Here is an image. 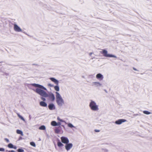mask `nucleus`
<instances>
[{"mask_svg": "<svg viewBox=\"0 0 152 152\" xmlns=\"http://www.w3.org/2000/svg\"><path fill=\"white\" fill-rule=\"evenodd\" d=\"M32 85L36 88L35 92L40 95L45 97H48L49 99L52 101L55 100V96L51 92L47 93L44 91L43 90L47 91V89L43 86L35 83L33 84Z\"/></svg>", "mask_w": 152, "mask_h": 152, "instance_id": "1", "label": "nucleus"}, {"mask_svg": "<svg viewBox=\"0 0 152 152\" xmlns=\"http://www.w3.org/2000/svg\"><path fill=\"white\" fill-rule=\"evenodd\" d=\"M56 101L57 105L61 107L64 105L65 103L64 100L58 92H56Z\"/></svg>", "mask_w": 152, "mask_h": 152, "instance_id": "2", "label": "nucleus"}, {"mask_svg": "<svg viewBox=\"0 0 152 152\" xmlns=\"http://www.w3.org/2000/svg\"><path fill=\"white\" fill-rule=\"evenodd\" d=\"M89 106L90 109L94 111L99 110V105L94 101L91 100L89 103Z\"/></svg>", "mask_w": 152, "mask_h": 152, "instance_id": "3", "label": "nucleus"}, {"mask_svg": "<svg viewBox=\"0 0 152 152\" xmlns=\"http://www.w3.org/2000/svg\"><path fill=\"white\" fill-rule=\"evenodd\" d=\"M102 53L104 56L107 57L114 58H117V56L115 55L108 53L107 51L105 49L102 50Z\"/></svg>", "mask_w": 152, "mask_h": 152, "instance_id": "4", "label": "nucleus"}, {"mask_svg": "<svg viewBox=\"0 0 152 152\" xmlns=\"http://www.w3.org/2000/svg\"><path fill=\"white\" fill-rule=\"evenodd\" d=\"M13 29L16 32H22V30L20 27L16 23L13 24Z\"/></svg>", "mask_w": 152, "mask_h": 152, "instance_id": "5", "label": "nucleus"}, {"mask_svg": "<svg viewBox=\"0 0 152 152\" xmlns=\"http://www.w3.org/2000/svg\"><path fill=\"white\" fill-rule=\"evenodd\" d=\"M47 86L48 87H53L54 89L56 92H58L60 91L59 87L58 85L54 86L53 84L51 83H48L47 84Z\"/></svg>", "mask_w": 152, "mask_h": 152, "instance_id": "6", "label": "nucleus"}, {"mask_svg": "<svg viewBox=\"0 0 152 152\" xmlns=\"http://www.w3.org/2000/svg\"><path fill=\"white\" fill-rule=\"evenodd\" d=\"M60 139L61 142L63 143L66 144L69 142L68 138L66 137L62 136L61 137Z\"/></svg>", "mask_w": 152, "mask_h": 152, "instance_id": "7", "label": "nucleus"}, {"mask_svg": "<svg viewBox=\"0 0 152 152\" xmlns=\"http://www.w3.org/2000/svg\"><path fill=\"white\" fill-rule=\"evenodd\" d=\"M73 145L71 143H68L65 145V149L67 151L70 150L72 148Z\"/></svg>", "mask_w": 152, "mask_h": 152, "instance_id": "8", "label": "nucleus"}, {"mask_svg": "<svg viewBox=\"0 0 152 152\" xmlns=\"http://www.w3.org/2000/svg\"><path fill=\"white\" fill-rule=\"evenodd\" d=\"M97 79L99 80H102L104 78L103 75L101 73H98L96 76Z\"/></svg>", "mask_w": 152, "mask_h": 152, "instance_id": "9", "label": "nucleus"}, {"mask_svg": "<svg viewBox=\"0 0 152 152\" xmlns=\"http://www.w3.org/2000/svg\"><path fill=\"white\" fill-rule=\"evenodd\" d=\"M126 121V120L124 119H119L115 122V123L117 125H120L122 123Z\"/></svg>", "mask_w": 152, "mask_h": 152, "instance_id": "10", "label": "nucleus"}, {"mask_svg": "<svg viewBox=\"0 0 152 152\" xmlns=\"http://www.w3.org/2000/svg\"><path fill=\"white\" fill-rule=\"evenodd\" d=\"M61 124L60 122H56L55 121H53L51 122V125L53 126H59Z\"/></svg>", "mask_w": 152, "mask_h": 152, "instance_id": "11", "label": "nucleus"}, {"mask_svg": "<svg viewBox=\"0 0 152 152\" xmlns=\"http://www.w3.org/2000/svg\"><path fill=\"white\" fill-rule=\"evenodd\" d=\"M48 107L49 110H53L56 109V107L53 103H50L48 105Z\"/></svg>", "mask_w": 152, "mask_h": 152, "instance_id": "12", "label": "nucleus"}, {"mask_svg": "<svg viewBox=\"0 0 152 152\" xmlns=\"http://www.w3.org/2000/svg\"><path fill=\"white\" fill-rule=\"evenodd\" d=\"M92 85L95 87H100L102 86V84L99 82H94L92 83Z\"/></svg>", "mask_w": 152, "mask_h": 152, "instance_id": "13", "label": "nucleus"}, {"mask_svg": "<svg viewBox=\"0 0 152 152\" xmlns=\"http://www.w3.org/2000/svg\"><path fill=\"white\" fill-rule=\"evenodd\" d=\"M49 79L52 82H53L57 85H58L59 83V81L57 79L53 77H50L49 78Z\"/></svg>", "mask_w": 152, "mask_h": 152, "instance_id": "14", "label": "nucleus"}, {"mask_svg": "<svg viewBox=\"0 0 152 152\" xmlns=\"http://www.w3.org/2000/svg\"><path fill=\"white\" fill-rule=\"evenodd\" d=\"M39 104L40 106L42 107H46L47 105V103L43 101L40 102Z\"/></svg>", "mask_w": 152, "mask_h": 152, "instance_id": "15", "label": "nucleus"}, {"mask_svg": "<svg viewBox=\"0 0 152 152\" xmlns=\"http://www.w3.org/2000/svg\"><path fill=\"white\" fill-rule=\"evenodd\" d=\"M8 147L10 148H13L15 149H16L17 147L15 146H14L11 143L9 144L8 145Z\"/></svg>", "mask_w": 152, "mask_h": 152, "instance_id": "16", "label": "nucleus"}, {"mask_svg": "<svg viewBox=\"0 0 152 152\" xmlns=\"http://www.w3.org/2000/svg\"><path fill=\"white\" fill-rule=\"evenodd\" d=\"M57 145L58 146L59 148L62 147L64 146V145L62 142H61L59 141L57 142Z\"/></svg>", "mask_w": 152, "mask_h": 152, "instance_id": "17", "label": "nucleus"}, {"mask_svg": "<svg viewBox=\"0 0 152 152\" xmlns=\"http://www.w3.org/2000/svg\"><path fill=\"white\" fill-rule=\"evenodd\" d=\"M16 133L18 134H20L22 136L23 135V132L20 130L17 129L16 130Z\"/></svg>", "mask_w": 152, "mask_h": 152, "instance_id": "18", "label": "nucleus"}, {"mask_svg": "<svg viewBox=\"0 0 152 152\" xmlns=\"http://www.w3.org/2000/svg\"><path fill=\"white\" fill-rule=\"evenodd\" d=\"M67 125L70 128H75V126L71 123H68L67 124Z\"/></svg>", "mask_w": 152, "mask_h": 152, "instance_id": "19", "label": "nucleus"}, {"mask_svg": "<svg viewBox=\"0 0 152 152\" xmlns=\"http://www.w3.org/2000/svg\"><path fill=\"white\" fill-rule=\"evenodd\" d=\"M57 119L58 121H59L58 122H65V121L63 120L60 117H57Z\"/></svg>", "mask_w": 152, "mask_h": 152, "instance_id": "20", "label": "nucleus"}, {"mask_svg": "<svg viewBox=\"0 0 152 152\" xmlns=\"http://www.w3.org/2000/svg\"><path fill=\"white\" fill-rule=\"evenodd\" d=\"M39 129L40 130H45L46 127L44 125H42L39 127Z\"/></svg>", "mask_w": 152, "mask_h": 152, "instance_id": "21", "label": "nucleus"}, {"mask_svg": "<svg viewBox=\"0 0 152 152\" xmlns=\"http://www.w3.org/2000/svg\"><path fill=\"white\" fill-rule=\"evenodd\" d=\"M17 115L18 117L19 118H20L21 120H22L24 121H25V120L23 116H22L21 115H20L18 114Z\"/></svg>", "mask_w": 152, "mask_h": 152, "instance_id": "22", "label": "nucleus"}, {"mask_svg": "<svg viewBox=\"0 0 152 152\" xmlns=\"http://www.w3.org/2000/svg\"><path fill=\"white\" fill-rule=\"evenodd\" d=\"M143 113L144 114H146V115H149L151 113L150 112H149L148 111H146V110L144 111H143Z\"/></svg>", "mask_w": 152, "mask_h": 152, "instance_id": "23", "label": "nucleus"}, {"mask_svg": "<svg viewBox=\"0 0 152 152\" xmlns=\"http://www.w3.org/2000/svg\"><path fill=\"white\" fill-rule=\"evenodd\" d=\"M30 144L31 145L33 146L34 147H35L36 146L34 142H30Z\"/></svg>", "mask_w": 152, "mask_h": 152, "instance_id": "24", "label": "nucleus"}, {"mask_svg": "<svg viewBox=\"0 0 152 152\" xmlns=\"http://www.w3.org/2000/svg\"><path fill=\"white\" fill-rule=\"evenodd\" d=\"M17 151L18 152H23L24 151V150L22 148H19L18 149Z\"/></svg>", "mask_w": 152, "mask_h": 152, "instance_id": "25", "label": "nucleus"}, {"mask_svg": "<svg viewBox=\"0 0 152 152\" xmlns=\"http://www.w3.org/2000/svg\"><path fill=\"white\" fill-rule=\"evenodd\" d=\"M5 150L4 149L2 148H0V151H4Z\"/></svg>", "mask_w": 152, "mask_h": 152, "instance_id": "26", "label": "nucleus"}, {"mask_svg": "<svg viewBox=\"0 0 152 152\" xmlns=\"http://www.w3.org/2000/svg\"><path fill=\"white\" fill-rule=\"evenodd\" d=\"M41 99L43 101H44L46 100V99L43 97H41Z\"/></svg>", "mask_w": 152, "mask_h": 152, "instance_id": "27", "label": "nucleus"}, {"mask_svg": "<svg viewBox=\"0 0 152 152\" xmlns=\"http://www.w3.org/2000/svg\"><path fill=\"white\" fill-rule=\"evenodd\" d=\"M5 141H7L8 142H9V140L8 139H7V138H5Z\"/></svg>", "mask_w": 152, "mask_h": 152, "instance_id": "28", "label": "nucleus"}, {"mask_svg": "<svg viewBox=\"0 0 152 152\" xmlns=\"http://www.w3.org/2000/svg\"><path fill=\"white\" fill-rule=\"evenodd\" d=\"M95 132H99V131L98 130H95Z\"/></svg>", "mask_w": 152, "mask_h": 152, "instance_id": "29", "label": "nucleus"}, {"mask_svg": "<svg viewBox=\"0 0 152 152\" xmlns=\"http://www.w3.org/2000/svg\"><path fill=\"white\" fill-rule=\"evenodd\" d=\"M9 152H15L14 151L12 150L11 151H9Z\"/></svg>", "mask_w": 152, "mask_h": 152, "instance_id": "30", "label": "nucleus"}, {"mask_svg": "<svg viewBox=\"0 0 152 152\" xmlns=\"http://www.w3.org/2000/svg\"><path fill=\"white\" fill-rule=\"evenodd\" d=\"M93 54V53H89V55L91 56L92 55V54Z\"/></svg>", "mask_w": 152, "mask_h": 152, "instance_id": "31", "label": "nucleus"}, {"mask_svg": "<svg viewBox=\"0 0 152 152\" xmlns=\"http://www.w3.org/2000/svg\"><path fill=\"white\" fill-rule=\"evenodd\" d=\"M133 69L135 71H137V70L134 68H133Z\"/></svg>", "mask_w": 152, "mask_h": 152, "instance_id": "32", "label": "nucleus"}, {"mask_svg": "<svg viewBox=\"0 0 152 152\" xmlns=\"http://www.w3.org/2000/svg\"><path fill=\"white\" fill-rule=\"evenodd\" d=\"M106 151H108V150H106Z\"/></svg>", "mask_w": 152, "mask_h": 152, "instance_id": "33", "label": "nucleus"}]
</instances>
